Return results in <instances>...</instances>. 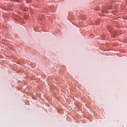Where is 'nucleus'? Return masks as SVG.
Returning <instances> with one entry per match:
<instances>
[{
  "label": "nucleus",
  "instance_id": "nucleus-1",
  "mask_svg": "<svg viewBox=\"0 0 127 127\" xmlns=\"http://www.w3.org/2000/svg\"><path fill=\"white\" fill-rule=\"evenodd\" d=\"M112 9V7H111V6H110V7H109L108 8V9Z\"/></svg>",
  "mask_w": 127,
  "mask_h": 127
}]
</instances>
